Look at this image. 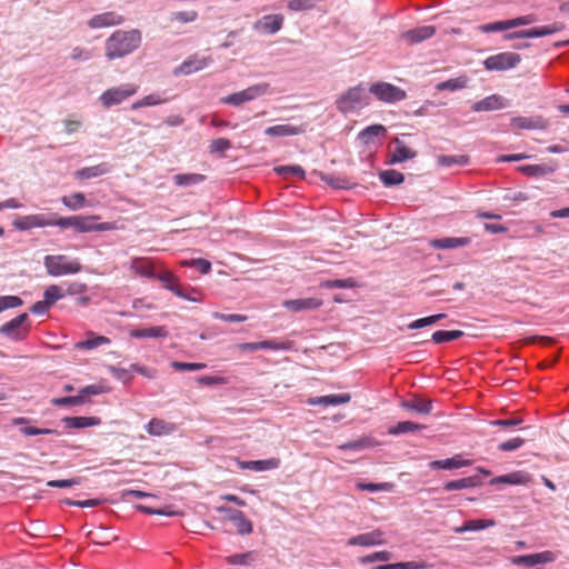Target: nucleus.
Masks as SVG:
<instances>
[{"label": "nucleus", "instance_id": "obj_20", "mask_svg": "<svg viewBox=\"0 0 569 569\" xmlns=\"http://www.w3.org/2000/svg\"><path fill=\"white\" fill-rule=\"evenodd\" d=\"M511 126L516 129H538L543 130L548 127V121L541 116L536 117H515L511 119Z\"/></svg>", "mask_w": 569, "mask_h": 569}, {"label": "nucleus", "instance_id": "obj_35", "mask_svg": "<svg viewBox=\"0 0 569 569\" xmlns=\"http://www.w3.org/2000/svg\"><path fill=\"white\" fill-rule=\"evenodd\" d=\"M131 269L142 277L153 278L156 277L152 262L144 258H136L131 261Z\"/></svg>", "mask_w": 569, "mask_h": 569}, {"label": "nucleus", "instance_id": "obj_24", "mask_svg": "<svg viewBox=\"0 0 569 569\" xmlns=\"http://www.w3.org/2000/svg\"><path fill=\"white\" fill-rule=\"evenodd\" d=\"M530 481V476L523 471H515L503 476L495 477L490 480V485H526Z\"/></svg>", "mask_w": 569, "mask_h": 569}, {"label": "nucleus", "instance_id": "obj_63", "mask_svg": "<svg viewBox=\"0 0 569 569\" xmlns=\"http://www.w3.org/2000/svg\"><path fill=\"white\" fill-rule=\"evenodd\" d=\"M274 171L284 177L288 174L297 176L300 179H305L306 177V171L300 166H281L274 168Z\"/></svg>", "mask_w": 569, "mask_h": 569}, {"label": "nucleus", "instance_id": "obj_50", "mask_svg": "<svg viewBox=\"0 0 569 569\" xmlns=\"http://www.w3.org/2000/svg\"><path fill=\"white\" fill-rule=\"evenodd\" d=\"M467 82H468L467 77H458V78L449 79L447 81H442V82L438 83L436 88L438 91H445V90L455 91V90L465 88L467 86Z\"/></svg>", "mask_w": 569, "mask_h": 569}, {"label": "nucleus", "instance_id": "obj_43", "mask_svg": "<svg viewBox=\"0 0 569 569\" xmlns=\"http://www.w3.org/2000/svg\"><path fill=\"white\" fill-rule=\"evenodd\" d=\"M437 163L440 167H451V166H466L469 163V157L466 154L459 156H445L440 154L437 157Z\"/></svg>", "mask_w": 569, "mask_h": 569}, {"label": "nucleus", "instance_id": "obj_61", "mask_svg": "<svg viewBox=\"0 0 569 569\" xmlns=\"http://www.w3.org/2000/svg\"><path fill=\"white\" fill-rule=\"evenodd\" d=\"M23 305V301L18 296H0V312L17 308Z\"/></svg>", "mask_w": 569, "mask_h": 569}, {"label": "nucleus", "instance_id": "obj_38", "mask_svg": "<svg viewBox=\"0 0 569 569\" xmlns=\"http://www.w3.org/2000/svg\"><path fill=\"white\" fill-rule=\"evenodd\" d=\"M266 134L269 137H287V136H296L301 132V130L297 127L290 124H277L266 129Z\"/></svg>", "mask_w": 569, "mask_h": 569}, {"label": "nucleus", "instance_id": "obj_1", "mask_svg": "<svg viewBox=\"0 0 569 569\" xmlns=\"http://www.w3.org/2000/svg\"><path fill=\"white\" fill-rule=\"evenodd\" d=\"M141 41V32L137 29L117 30L106 40V57L109 60L121 59L136 51Z\"/></svg>", "mask_w": 569, "mask_h": 569}, {"label": "nucleus", "instance_id": "obj_8", "mask_svg": "<svg viewBox=\"0 0 569 569\" xmlns=\"http://www.w3.org/2000/svg\"><path fill=\"white\" fill-rule=\"evenodd\" d=\"M57 226V214L37 213L24 216L14 221V227L19 230H29L32 228H43Z\"/></svg>", "mask_w": 569, "mask_h": 569}, {"label": "nucleus", "instance_id": "obj_57", "mask_svg": "<svg viewBox=\"0 0 569 569\" xmlns=\"http://www.w3.org/2000/svg\"><path fill=\"white\" fill-rule=\"evenodd\" d=\"M356 488L360 491H388L391 488V485L388 482H381V483H373V482H362L358 481L356 483Z\"/></svg>", "mask_w": 569, "mask_h": 569}, {"label": "nucleus", "instance_id": "obj_22", "mask_svg": "<svg viewBox=\"0 0 569 569\" xmlns=\"http://www.w3.org/2000/svg\"><path fill=\"white\" fill-rule=\"evenodd\" d=\"M239 466L241 469H249L257 472L277 469L280 466V459L270 458L264 460H249L240 461Z\"/></svg>", "mask_w": 569, "mask_h": 569}, {"label": "nucleus", "instance_id": "obj_37", "mask_svg": "<svg viewBox=\"0 0 569 569\" xmlns=\"http://www.w3.org/2000/svg\"><path fill=\"white\" fill-rule=\"evenodd\" d=\"M109 171V167L106 163H100L92 167L82 168L76 171L74 176L78 179H90L102 176Z\"/></svg>", "mask_w": 569, "mask_h": 569}, {"label": "nucleus", "instance_id": "obj_6", "mask_svg": "<svg viewBox=\"0 0 569 569\" xmlns=\"http://www.w3.org/2000/svg\"><path fill=\"white\" fill-rule=\"evenodd\" d=\"M369 92L385 103H395L407 98V92L403 89L389 82L372 83Z\"/></svg>", "mask_w": 569, "mask_h": 569}, {"label": "nucleus", "instance_id": "obj_31", "mask_svg": "<svg viewBox=\"0 0 569 569\" xmlns=\"http://www.w3.org/2000/svg\"><path fill=\"white\" fill-rule=\"evenodd\" d=\"M387 134V129L382 124H372L367 128H365L359 133V139L363 144H371L373 143L375 138L377 137H385Z\"/></svg>", "mask_w": 569, "mask_h": 569}, {"label": "nucleus", "instance_id": "obj_10", "mask_svg": "<svg viewBox=\"0 0 569 569\" xmlns=\"http://www.w3.org/2000/svg\"><path fill=\"white\" fill-rule=\"evenodd\" d=\"M565 26L562 23L556 22L550 26H543L538 28H532L529 30L515 31L511 33L505 34L506 40L512 39H522V38H538L549 36L556 32L563 30Z\"/></svg>", "mask_w": 569, "mask_h": 569}, {"label": "nucleus", "instance_id": "obj_25", "mask_svg": "<svg viewBox=\"0 0 569 569\" xmlns=\"http://www.w3.org/2000/svg\"><path fill=\"white\" fill-rule=\"evenodd\" d=\"M470 243V239L467 237H448L441 239H432L430 246L435 249H452L458 247H465Z\"/></svg>", "mask_w": 569, "mask_h": 569}, {"label": "nucleus", "instance_id": "obj_49", "mask_svg": "<svg viewBox=\"0 0 569 569\" xmlns=\"http://www.w3.org/2000/svg\"><path fill=\"white\" fill-rule=\"evenodd\" d=\"M232 523L236 526L239 535H249L253 530L252 522L246 518L242 511L233 516Z\"/></svg>", "mask_w": 569, "mask_h": 569}, {"label": "nucleus", "instance_id": "obj_53", "mask_svg": "<svg viewBox=\"0 0 569 569\" xmlns=\"http://www.w3.org/2000/svg\"><path fill=\"white\" fill-rule=\"evenodd\" d=\"M64 297V290L58 284H50L43 292V299L52 306L56 301Z\"/></svg>", "mask_w": 569, "mask_h": 569}, {"label": "nucleus", "instance_id": "obj_28", "mask_svg": "<svg viewBox=\"0 0 569 569\" xmlns=\"http://www.w3.org/2000/svg\"><path fill=\"white\" fill-rule=\"evenodd\" d=\"M555 166L551 164H523L518 167V171L528 177H542L553 173Z\"/></svg>", "mask_w": 569, "mask_h": 569}, {"label": "nucleus", "instance_id": "obj_58", "mask_svg": "<svg viewBox=\"0 0 569 569\" xmlns=\"http://www.w3.org/2000/svg\"><path fill=\"white\" fill-rule=\"evenodd\" d=\"M315 7V0H289L287 3V8L295 12L312 10Z\"/></svg>", "mask_w": 569, "mask_h": 569}, {"label": "nucleus", "instance_id": "obj_32", "mask_svg": "<svg viewBox=\"0 0 569 569\" xmlns=\"http://www.w3.org/2000/svg\"><path fill=\"white\" fill-rule=\"evenodd\" d=\"M281 346L272 340H264L260 342H250V343H241L237 346V351L240 353L243 352H256L260 349L267 350H278Z\"/></svg>", "mask_w": 569, "mask_h": 569}, {"label": "nucleus", "instance_id": "obj_39", "mask_svg": "<svg viewBox=\"0 0 569 569\" xmlns=\"http://www.w3.org/2000/svg\"><path fill=\"white\" fill-rule=\"evenodd\" d=\"M373 446H375L373 439H371L370 437H361L359 439L345 442V443L340 445L338 448L342 451H346V450L358 451V450H362V449L370 448Z\"/></svg>", "mask_w": 569, "mask_h": 569}, {"label": "nucleus", "instance_id": "obj_9", "mask_svg": "<svg viewBox=\"0 0 569 569\" xmlns=\"http://www.w3.org/2000/svg\"><path fill=\"white\" fill-rule=\"evenodd\" d=\"M521 61V58L519 54L513 52H501L495 56L488 57L483 64L487 70H508L511 68H515L519 62Z\"/></svg>", "mask_w": 569, "mask_h": 569}, {"label": "nucleus", "instance_id": "obj_60", "mask_svg": "<svg viewBox=\"0 0 569 569\" xmlns=\"http://www.w3.org/2000/svg\"><path fill=\"white\" fill-rule=\"evenodd\" d=\"M322 180L336 189H347L351 187V183L340 176L327 174L322 177Z\"/></svg>", "mask_w": 569, "mask_h": 569}, {"label": "nucleus", "instance_id": "obj_47", "mask_svg": "<svg viewBox=\"0 0 569 569\" xmlns=\"http://www.w3.org/2000/svg\"><path fill=\"white\" fill-rule=\"evenodd\" d=\"M422 428V425L412 421H400L396 426L391 427L388 432L390 435L398 436L407 432H415L421 430Z\"/></svg>", "mask_w": 569, "mask_h": 569}, {"label": "nucleus", "instance_id": "obj_5", "mask_svg": "<svg viewBox=\"0 0 569 569\" xmlns=\"http://www.w3.org/2000/svg\"><path fill=\"white\" fill-rule=\"evenodd\" d=\"M139 90V87L134 83H124L119 87H112L101 93L99 100L101 104L109 109L113 106H118L134 96Z\"/></svg>", "mask_w": 569, "mask_h": 569}, {"label": "nucleus", "instance_id": "obj_48", "mask_svg": "<svg viewBox=\"0 0 569 569\" xmlns=\"http://www.w3.org/2000/svg\"><path fill=\"white\" fill-rule=\"evenodd\" d=\"M61 202L71 210H79L86 204V197L81 192H74L70 196H63Z\"/></svg>", "mask_w": 569, "mask_h": 569}, {"label": "nucleus", "instance_id": "obj_23", "mask_svg": "<svg viewBox=\"0 0 569 569\" xmlns=\"http://www.w3.org/2000/svg\"><path fill=\"white\" fill-rule=\"evenodd\" d=\"M471 461L468 459H462L460 456H455L451 458L442 459V460H433L429 463L431 469H443V470H452L459 469L462 467L470 466Z\"/></svg>", "mask_w": 569, "mask_h": 569}, {"label": "nucleus", "instance_id": "obj_7", "mask_svg": "<svg viewBox=\"0 0 569 569\" xmlns=\"http://www.w3.org/2000/svg\"><path fill=\"white\" fill-rule=\"evenodd\" d=\"M269 90L268 83H259L251 87H248L247 89L242 91H238L234 93H231L227 97L221 98V102L224 104H231V106H240L244 102L251 101L258 97H261L266 94Z\"/></svg>", "mask_w": 569, "mask_h": 569}, {"label": "nucleus", "instance_id": "obj_40", "mask_svg": "<svg viewBox=\"0 0 569 569\" xmlns=\"http://www.w3.org/2000/svg\"><path fill=\"white\" fill-rule=\"evenodd\" d=\"M197 19L198 11L196 10L174 11L169 17L170 22L178 24L192 23Z\"/></svg>", "mask_w": 569, "mask_h": 569}, {"label": "nucleus", "instance_id": "obj_19", "mask_svg": "<svg viewBox=\"0 0 569 569\" xmlns=\"http://www.w3.org/2000/svg\"><path fill=\"white\" fill-rule=\"evenodd\" d=\"M144 429L150 436L162 437L173 433L177 430V427L172 422L153 418L144 426Z\"/></svg>", "mask_w": 569, "mask_h": 569}, {"label": "nucleus", "instance_id": "obj_34", "mask_svg": "<svg viewBox=\"0 0 569 569\" xmlns=\"http://www.w3.org/2000/svg\"><path fill=\"white\" fill-rule=\"evenodd\" d=\"M402 408L413 410L421 415H428L432 410V401L430 399L415 398L412 400L403 401Z\"/></svg>", "mask_w": 569, "mask_h": 569}, {"label": "nucleus", "instance_id": "obj_14", "mask_svg": "<svg viewBox=\"0 0 569 569\" xmlns=\"http://www.w3.org/2000/svg\"><path fill=\"white\" fill-rule=\"evenodd\" d=\"M283 24V17L281 14H267L254 22V29L259 32L273 34L278 32Z\"/></svg>", "mask_w": 569, "mask_h": 569}, {"label": "nucleus", "instance_id": "obj_29", "mask_svg": "<svg viewBox=\"0 0 569 569\" xmlns=\"http://www.w3.org/2000/svg\"><path fill=\"white\" fill-rule=\"evenodd\" d=\"M157 278L166 289L170 290L176 296H183L182 286L179 283V279L171 271H162L157 276Z\"/></svg>", "mask_w": 569, "mask_h": 569}, {"label": "nucleus", "instance_id": "obj_13", "mask_svg": "<svg viewBox=\"0 0 569 569\" xmlns=\"http://www.w3.org/2000/svg\"><path fill=\"white\" fill-rule=\"evenodd\" d=\"M322 305H323V301L316 297L291 299V300H284L282 302V306L287 310L293 311V312L315 310V309L320 308Z\"/></svg>", "mask_w": 569, "mask_h": 569}, {"label": "nucleus", "instance_id": "obj_4", "mask_svg": "<svg viewBox=\"0 0 569 569\" xmlns=\"http://www.w3.org/2000/svg\"><path fill=\"white\" fill-rule=\"evenodd\" d=\"M47 273L52 277L76 274L82 271V264L78 259H69L64 254H49L43 259Z\"/></svg>", "mask_w": 569, "mask_h": 569}, {"label": "nucleus", "instance_id": "obj_26", "mask_svg": "<svg viewBox=\"0 0 569 569\" xmlns=\"http://www.w3.org/2000/svg\"><path fill=\"white\" fill-rule=\"evenodd\" d=\"M351 396L349 393L328 395L322 397H316L309 400L312 406H338L349 402Z\"/></svg>", "mask_w": 569, "mask_h": 569}, {"label": "nucleus", "instance_id": "obj_17", "mask_svg": "<svg viewBox=\"0 0 569 569\" xmlns=\"http://www.w3.org/2000/svg\"><path fill=\"white\" fill-rule=\"evenodd\" d=\"M109 370L117 379L121 380L124 383L129 382V380L132 378L133 372H139L149 378L153 377V372L138 365H130L129 368L110 366Z\"/></svg>", "mask_w": 569, "mask_h": 569}, {"label": "nucleus", "instance_id": "obj_42", "mask_svg": "<svg viewBox=\"0 0 569 569\" xmlns=\"http://www.w3.org/2000/svg\"><path fill=\"white\" fill-rule=\"evenodd\" d=\"M502 107L501 100L497 96L487 97L478 102H476L472 107L475 111H490L497 110Z\"/></svg>", "mask_w": 569, "mask_h": 569}, {"label": "nucleus", "instance_id": "obj_27", "mask_svg": "<svg viewBox=\"0 0 569 569\" xmlns=\"http://www.w3.org/2000/svg\"><path fill=\"white\" fill-rule=\"evenodd\" d=\"M480 478L478 476L466 477L457 480L447 481L443 485L446 491H456L468 488H473L480 485Z\"/></svg>", "mask_w": 569, "mask_h": 569}, {"label": "nucleus", "instance_id": "obj_64", "mask_svg": "<svg viewBox=\"0 0 569 569\" xmlns=\"http://www.w3.org/2000/svg\"><path fill=\"white\" fill-rule=\"evenodd\" d=\"M442 318H445L443 313L433 315V316H430V317H426V318H421V319L415 320L408 327H409V329H420V328H423L426 326L433 325V323H436L437 321H439Z\"/></svg>", "mask_w": 569, "mask_h": 569}, {"label": "nucleus", "instance_id": "obj_46", "mask_svg": "<svg viewBox=\"0 0 569 569\" xmlns=\"http://www.w3.org/2000/svg\"><path fill=\"white\" fill-rule=\"evenodd\" d=\"M257 558L254 551H247L243 553H234L227 558V562L232 566H248L252 563Z\"/></svg>", "mask_w": 569, "mask_h": 569}, {"label": "nucleus", "instance_id": "obj_33", "mask_svg": "<svg viewBox=\"0 0 569 569\" xmlns=\"http://www.w3.org/2000/svg\"><path fill=\"white\" fill-rule=\"evenodd\" d=\"M68 428L82 429L98 426L100 419L98 417H66L62 420Z\"/></svg>", "mask_w": 569, "mask_h": 569}, {"label": "nucleus", "instance_id": "obj_54", "mask_svg": "<svg viewBox=\"0 0 569 569\" xmlns=\"http://www.w3.org/2000/svg\"><path fill=\"white\" fill-rule=\"evenodd\" d=\"M79 391H80L83 402L86 403L88 401L89 397L106 393L109 391V388L101 383H94V385L86 386L82 389H80Z\"/></svg>", "mask_w": 569, "mask_h": 569}, {"label": "nucleus", "instance_id": "obj_30", "mask_svg": "<svg viewBox=\"0 0 569 569\" xmlns=\"http://www.w3.org/2000/svg\"><path fill=\"white\" fill-rule=\"evenodd\" d=\"M496 525L492 519H471L466 521L461 527L455 528L456 533H463L467 531L483 530Z\"/></svg>", "mask_w": 569, "mask_h": 569}, {"label": "nucleus", "instance_id": "obj_36", "mask_svg": "<svg viewBox=\"0 0 569 569\" xmlns=\"http://www.w3.org/2000/svg\"><path fill=\"white\" fill-rule=\"evenodd\" d=\"M110 339L104 336L89 333L88 339L74 343L77 350H91L102 345H109Z\"/></svg>", "mask_w": 569, "mask_h": 569}, {"label": "nucleus", "instance_id": "obj_21", "mask_svg": "<svg viewBox=\"0 0 569 569\" xmlns=\"http://www.w3.org/2000/svg\"><path fill=\"white\" fill-rule=\"evenodd\" d=\"M383 533L380 530H373L371 532L355 536L349 539L350 546H377L383 543Z\"/></svg>", "mask_w": 569, "mask_h": 569}, {"label": "nucleus", "instance_id": "obj_51", "mask_svg": "<svg viewBox=\"0 0 569 569\" xmlns=\"http://www.w3.org/2000/svg\"><path fill=\"white\" fill-rule=\"evenodd\" d=\"M463 336L461 330H438L433 332L432 340L436 343H445Z\"/></svg>", "mask_w": 569, "mask_h": 569}, {"label": "nucleus", "instance_id": "obj_55", "mask_svg": "<svg viewBox=\"0 0 569 569\" xmlns=\"http://www.w3.org/2000/svg\"><path fill=\"white\" fill-rule=\"evenodd\" d=\"M114 23H117V21L114 19V14L111 12L94 16L89 22L92 28H102Z\"/></svg>", "mask_w": 569, "mask_h": 569}, {"label": "nucleus", "instance_id": "obj_41", "mask_svg": "<svg viewBox=\"0 0 569 569\" xmlns=\"http://www.w3.org/2000/svg\"><path fill=\"white\" fill-rule=\"evenodd\" d=\"M379 177L386 187L398 186L405 181V174L392 169L381 171Z\"/></svg>", "mask_w": 569, "mask_h": 569}, {"label": "nucleus", "instance_id": "obj_45", "mask_svg": "<svg viewBox=\"0 0 569 569\" xmlns=\"http://www.w3.org/2000/svg\"><path fill=\"white\" fill-rule=\"evenodd\" d=\"M130 335L134 338H158L166 337L167 330L164 327H150L132 330Z\"/></svg>", "mask_w": 569, "mask_h": 569}, {"label": "nucleus", "instance_id": "obj_44", "mask_svg": "<svg viewBox=\"0 0 569 569\" xmlns=\"http://www.w3.org/2000/svg\"><path fill=\"white\" fill-rule=\"evenodd\" d=\"M206 177L200 173H180L173 177V181L179 187L198 184L204 181Z\"/></svg>", "mask_w": 569, "mask_h": 569}, {"label": "nucleus", "instance_id": "obj_59", "mask_svg": "<svg viewBox=\"0 0 569 569\" xmlns=\"http://www.w3.org/2000/svg\"><path fill=\"white\" fill-rule=\"evenodd\" d=\"M322 288H355L357 282L353 278L327 280L321 282Z\"/></svg>", "mask_w": 569, "mask_h": 569}, {"label": "nucleus", "instance_id": "obj_62", "mask_svg": "<svg viewBox=\"0 0 569 569\" xmlns=\"http://www.w3.org/2000/svg\"><path fill=\"white\" fill-rule=\"evenodd\" d=\"M230 148H231V142L229 139H226V138L214 139L209 144V151L211 153L222 154Z\"/></svg>", "mask_w": 569, "mask_h": 569}, {"label": "nucleus", "instance_id": "obj_16", "mask_svg": "<svg viewBox=\"0 0 569 569\" xmlns=\"http://www.w3.org/2000/svg\"><path fill=\"white\" fill-rule=\"evenodd\" d=\"M393 143L395 148L389 153L388 164L400 163L417 156V152L408 148L399 138H395Z\"/></svg>", "mask_w": 569, "mask_h": 569}, {"label": "nucleus", "instance_id": "obj_52", "mask_svg": "<svg viewBox=\"0 0 569 569\" xmlns=\"http://www.w3.org/2000/svg\"><path fill=\"white\" fill-rule=\"evenodd\" d=\"M166 101V99H162L159 94L152 93L143 97L140 100H137L131 104L132 110H137L144 107H152L157 104H161Z\"/></svg>", "mask_w": 569, "mask_h": 569}, {"label": "nucleus", "instance_id": "obj_18", "mask_svg": "<svg viewBox=\"0 0 569 569\" xmlns=\"http://www.w3.org/2000/svg\"><path fill=\"white\" fill-rule=\"evenodd\" d=\"M556 557L551 551H542L538 553L518 556L513 559V563L527 567H533L539 563H549L555 561Z\"/></svg>", "mask_w": 569, "mask_h": 569}, {"label": "nucleus", "instance_id": "obj_11", "mask_svg": "<svg viewBox=\"0 0 569 569\" xmlns=\"http://www.w3.org/2000/svg\"><path fill=\"white\" fill-rule=\"evenodd\" d=\"M27 319L28 315L21 313L1 326L0 332L14 340L21 339L28 331L27 327L23 326Z\"/></svg>", "mask_w": 569, "mask_h": 569}, {"label": "nucleus", "instance_id": "obj_15", "mask_svg": "<svg viewBox=\"0 0 569 569\" xmlns=\"http://www.w3.org/2000/svg\"><path fill=\"white\" fill-rule=\"evenodd\" d=\"M210 62V58L199 57L197 54L191 56L174 70V74H190L192 72L200 71L207 68Z\"/></svg>", "mask_w": 569, "mask_h": 569}, {"label": "nucleus", "instance_id": "obj_12", "mask_svg": "<svg viewBox=\"0 0 569 569\" xmlns=\"http://www.w3.org/2000/svg\"><path fill=\"white\" fill-rule=\"evenodd\" d=\"M436 34L433 26H422L401 33L400 38L407 44L412 46L430 39Z\"/></svg>", "mask_w": 569, "mask_h": 569}, {"label": "nucleus", "instance_id": "obj_56", "mask_svg": "<svg viewBox=\"0 0 569 569\" xmlns=\"http://www.w3.org/2000/svg\"><path fill=\"white\" fill-rule=\"evenodd\" d=\"M51 403L57 407H67V406H80L83 405L82 397L80 395V391L76 396H68V397H61V398H53L51 400Z\"/></svg>", "mask_w": 569, "mask_h": 569}, {"label": "nucleus", "instance_id": "obj_3", "mask_svg": "<svg viewBox=\"0 0 569 569\" xmlns=\"http://www.w3.org/2000/svg\"><path fill=\"white\" fill-rule=\"evenodd\" d=\"M369 104V96L362 83L349 88L336 100V108L341 113L347 114L359 110Z\"/></svg>", "mask_w": 569, "mask_h": 569}, {"label": "nucleus", "instance_id": "obj_2", "mask_svg": "<svg viewBox=\"0 0 569 569\" xmlns=\"http://www.w3.org/2000/svg\"><path fill=\"white\" fill-rule=\"evenodd\" d=\"M99 216H71L58 217L57 227L61 229L72 228L76 232L86 233L93 231H111L117 229L114 222H99Z\"/></svg>", "mask_w": 569, "mask_h": 569}]
</instances>
